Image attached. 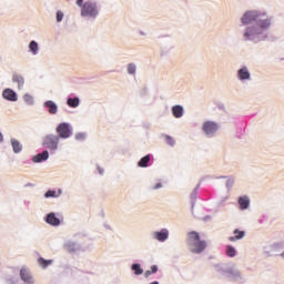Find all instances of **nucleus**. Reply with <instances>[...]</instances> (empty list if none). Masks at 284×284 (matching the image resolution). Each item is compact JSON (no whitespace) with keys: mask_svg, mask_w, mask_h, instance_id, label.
<instances>
[{"mask_svg":"<svg viewBox=\"0 0 284 284\" xmlns=\"http://www.w3.org/2000/svg\"><path fill=\"white\" fill-rule=\"evenodd\" d=\"M186 245L193 254H201V252H204L205 247H207V242L201 240V235H199L196 231H192L187 235Z\"/></svg>","mask_w":284,"mask_h":284,"instance_id":"obj_1","label":"nucleus"},{"mask_svg":"<svg viewBox=\"0 0 284 284\" xmlns=\"http://www.w3.org/2000/svg\"><path fill=\"white\" fill-rule=\"evenodd\" d=\"M272 24L270 19H265L264 14H260L257 18V22L255 27H248L244 33L245 41H248L251 37H256L258 34H263V30H267V28Z\"/></svg>","mask_w":284,"mask_h":284,"instance_id":"obj_2","label":"nucleus"},{"mask_svg":"<svg viewBox=\"0 0 284 284\" xmlns=\"http://www.w3.org/2000/svg\"><path fill=\"white\" fill-rule=\"evenodd\" d=\"M99 10L97 9V3L87 1L81 9L82 17H97Z\"/></svg>","mask_w":284,"mask_h":284,"instance_id":"obj_3","label":"nucleus"},{"mask_svg":"<svg viewBox=\"0 0 284 284\" xmlns=\"http://www.w3.org/2000/svg\"><path fill=\"white\" fill-rule=\"evenodd\" d=\"M57 134L59 139H70L72 136V129H70V124L63 122L60 123L57 128Z\"/></svg>","mask_w":284,"mask_h":284,"instance_id":"obj_4","label":"nucleus"},{"mask_svg":"<svg viewBox=\"0 0 284 284\" xmlns=\"http://www.w3.org/2000/svg\"><path fill=\"white\" fill-rule=\"evenodd\" d=\"M261 17V13L258 11H246L241 21L243 26H250V23H254V21H257V19Z\"/></svg>","mask_w":284,"mask_h":284,"instance_id":"obj_5","label":"nucleus"},{"mask_svg":"<svg viewBox=\"0 0 284 284\" xmlns=\"http://www.w3.org/2000/svg\"><path fill=\"white\" fill-rule=\"evenodd\" d=\"M43 145L48 150H57L59 148V136L57 135H47L43 140Z\"/></svg>","mask_w":284,"mask_h":284,"instance_id":"obj_6","label":"nucleus"},{"mask_svg":"<svg viewBox=\"0 0 284 284\" xmlns=\"http://www.w3.org/2000/svg\"><path fill=\"white\" fill-rule=\"evenodd\" d=\"M217 130L219 125L214 122L207 121L203 124V132H205V134H214Z\"/></svg>","mask_w":284,"mask_h":284,"instance_id":"obj_7","label":"nucleus"},{"mask_svg":"<svg viewBox=\"0 0 284 284\" xmlns=\"http://www.w3.org/2000/svg\"><path fill=\"white\" fill-rule=\"evenodd\" d=\"M20 276L24 283H34V278H32V275L30 274V271L28 268H21Z\"/></svg>","mask_w":284,"mask_h":284,"instance_id":"obj_8","label":"nucleus"},{"mask_svg":"<svg viewBox=\"0 0 284 284\" xmlns=\"http://www.w3.org/2000/svg\"><path fill=\"white\" fill-rule=\"evenodd\" d=\"M45 222L49 224V225H53V226H59L61 225V221L57 217V215L54 213H49L47 215V219H45Z\"/></svg>","mask_w":284,"mask_h":284,"instance_id":"obj_9","label":"nucleus"},{"mask_svg":"<svg viewBox=\"0 0 284 284\" xmlns=\"http://www.w3.org/2000/svg\"><path fill=\"white\" fill-rule=\"evenodd\" d=\"M50 158V153L48 151H43L32 158L33 163H41L42 161H48Z\"/></svg>","mask_w":284,"mask_h":284,"instance_id":"obj_10","label":"nucleus"},{"mask_svg":"<svg viewBox=\"0 0 284 284\" xmlns=\"http://www.w3.org/2000/svg\"><path fill=\"white\" fill-rule=\"evenodd\" d=\"M2 97L7 99V101H17V93L12 89H6Z\"/></svg>","mask_w":284,"mask_h":284,"instance_id":"obj_11","label":"nucleus"},{"mask_svg":"<svg viewBox=\"0 0 284 284\" xmlns=\"http://www.w3.org/2000/svg\"><path fill=\"white\" fill-rule=\"evenodd\" d=\"M237 77L240 81H245L250 79V71L247 70V67H244L237 71Z\"/></svg>","mask_w":284,"mask_h":284,"instance_id":"obj_12","label":"nucleus"},{"mask_svg":"<svg viewBox=\"0 0 284 284\" xmlns=\"http://www.w3.org/2000/svg\"><path fill=\"white\" fill-rule=\"evenodd\" d=\"M234 236L229 237V241H231V243H234V241H241V239H243L245 236V232L244 231H239V229H235L233 231Z\"/></svg>","mask_w":284,"mask_h":284,"instance_id":"obj_13","label":"nucleus"},{"mask_svg":"<svg viewBox=\"0 0 284 284\" xmlns=\"http://www.w3.org/2000/svg\"><path fill=\"white\" fill-rule=\"evenodd\" d=\"M168 236H170V233L168 232V230L163 229L162 231L160 232H155L154 233V237L158 240V241H168Z\"/></svg>","mask_w":284,"mask_h":284,"instance_id":"obj_14","label":"nucleus"},{"mask_svg":"<svg viewBox=\"0 0 284 284\" xmlns=\"http://www.w3.org/2000/svg\"><path fill=\"white\" fill-rule=\"evenodd\" d=\"M11 148L14 154H19L23 150L21 142H19L17 139H11Z\"/></svg>","mask_w":284,"mask_h":284,"instance_id":"obj_15","label":"nucleus"},{"mask_svg":"<svg viewBox=\"0 0 284 284\" xmlns=\"http://www.w3.org/2000/svg\"><path fill=\"white\" fill-rule=\"evenodd\" d=\"M239 205H240L241 210H247V207H250V197H247V196L240 197Z\"/></svg>","mask_w":284,"mask_h":284,"instance_id":"obj_16","label":"nucleus"},{"mask_svg":"<svg viewBox=\"0 0 284 284\" xmlns=\"http://www.w3.org/2000/svg\"><path fill=\"white\" fill-rule=\"evenodd\" d=\"M172 114L175 119H181V116H183V106L181 105L173 106Z\"/></svg>","mask_w":284,"mask_h":284,"instance_id":"obj_17","label":"nucleus"},{"mask_svg":"<svg viewBox=\"0 0 284 284\" xmlns=\"http://www.w3.org/2000/svg\"><path fill=\"white\" fill-rule=\"evenodd\" d=\"M44 105H45V108L49 109V113H50V114H57L58 108H57V104H55L54 102H52V101H47V102L44 103Z\"/></svg>","mask_w":284,"mask_h":284,"instance_id":"obj_18","label":"nucleus"},{"mask_svg":"<svg viewBox=\"0 0 284 284\" xmlns=\"http://www.w3.org/2000/svg\"><path fill=\"white\" fill-rule=\"evenodd\" d=\"M12 81L14 83H18V88H23V83H24L23 77L19 74H13Z\"/></svg>","mask_w":284,"mask_h":284,"instance_id":"obj_19","label":"nucleus"},{"mask_svg":"<svg viewBox=\"0 0 284 284\" xmlns=\"http://www.w3.org/2000/svg\"><path fill=\"white\" fill-rule=\"evenodd\" d=\"M67 103L69 108H79V98H69Z\"/></svg>","mask_w":284,"mask_h":284,"instance_id":"obj_20","label":"nucleus"},{"mask_svg":"<svg viewBox=\"0 0 284 284\" xmlns=\"http://www.w3.org/2000/svg\"><path fill=\"white\" fill-rule=\"evenodd\" d=\"M150 163V155H145V156H143L140 161H139V163H138V165H139V168H148V164Z\"/></svg>","mask_w":284,"mask_h":284,"instance_id":"obj_21","label":"nucleus"},{"mask_svg":"<svg viewBox=\"0 0 284 284\" xmlns=\"http://www.w3.org/2000/svg\"><path fill=\"white\" fill-rule=\"evenodd\" d=\"M52 263V260H45L43 257H40L38 260V264L43 268L45 270V267H48L50 264Z\"/></svg>","mask_w":284,"mask_h":284,"instance_id":"obj_22","label":"nucleus"},{"mask_svg":"<svg viewBox=\"0 0 284 284\" xmlns=\"http://www.w3.org/2000/svg\"><path fill=\"white\" fill-rule=\"evenodd\" d=\"M132 270L136 276H141V274H143V268H141L140 264H133Z\"/></svg>","mask_w":284,"mask_h":284,"instance_id":"obj_23","label":"nucleus"},{"mask_svg":"<svg viewBox=\"0 0 284 284\" xmlns=\"http://www.w3.org/2000/svg\"><path fill=\"white\" fill-rule=\"evenodd\" d=\"M159 272V267L156 265L151 266V270L145 271L144 276L149 278L151 274H156Z\"/></svg>","mask_w":284,"mask_h":284,"instance_id":"obj_24","label":"nucleus"},{"mask_svg":"<svg viewBox=\"0 0 284 284\" xmlns=\"http://www.w3.org/2000/svg\"><path fill=\"white\" fill-rule=\"evenodd\" d=\"M29 48L33 54H37L39 50V44L37 43V41H31Z\"/></svg>","mask_w":284,"mask_h":284,"instance_id":"obj_25","label":"nucleus"},{"mask_svg":"<svg viewBox=\"0 0 284 284\" xmlns=\"http://www.w3.org/2000/svg\"><path fill=\"white\" fill-rule=\"evenodd\" d=\"M226 254L231 258H234V256H236V250L233 246H227L226 247Z\"/></svg>","mask_w":284,"mask_h":284,"instance_id":"obj_26","label":"nucleus"},{"mask_svg":"<svg viewBox=\"0 0 284 284\" xmlns=\"http://www.w3.org/2000/svg\"><path fill=\"white\" fill-rule=\"evenodd\" d=\"M23 99H24L26 103H28L29 105H32V103H34V99L30 94H26L23 97Z\"/></svg>","mask_w":284,"mask_h":284,"instance_id":"obj_27","label":"nucleus"},{"mask_svg":"<svg viewBox=\"0 0 284 284\" xmlns=\"http://www.w3.org/2000/svg\"><path fill=\"white\" fill-rule=\"evenodd\" d=\"M128 72H129V74H134L136 72V65L133 63H130L128 65Z\"/></svg>","mask_w":284,"mask_h":284,"instance_id":"obj_28","label":"nucleus"},{"mask_svg":"<svg viewBox=\"0 0 284 284\" xmlns=\"http://www.w3.org/2000/svg\"><path fill=\"white\" fill-rule=\"evenodd\" d=\"M165 142L168 143V145H174V139L170 135H165Z\"/></svg>","mask_w":284,"mask_h":284,"instance_id":"obj_29","label":"nucleus"},{"mask_svg":"<svg viewBox=\"0 0 284 284\" xmlns=\"http://www.w3.org/2000/svg\"><path fill=\"white\" fill-rule=\"evenodd\" d=\"M57 21H59V22L63 21V12H61V11L57 12Z\"/></svg>","mask_w":284,"mask_h":284,"instance_id":"obj_30","label":"nucleus"},{"mask_svg":"<svg viewBox=\"0 0 284 284\" xmlns=\"http://www.w3.org/2000/svg\"><path fill=\"white\" fill-rule=\"evenodd\" d=\"M54 194H57V192H54V191H48V192L45 193V196H47V199H48V197H50V196H54Z\"/></svg>","mask_w":284,"mask_h":284,"instance_id":"obj_31","label":"nucleus"},{"mask_svg":"<svg viewBox=\"0 0 284 284\" xmlns=\"http://www.w3.org/2000/svg\"><path fill=\"white\" fill-rule=\"evenodd\" d=\"M77 6H83V0H77Z\"/></svg>","mask_w":284,"mask_h":284,"instance_id":"obj_32","label":"nucleus"},{"mask_svg":"<svg viewBox=\"0 0 284 284\" xmlns=\"http://www.w3.org/2000/svg\"><path fill=\"white\" fill-rule=\"evenodd\" d=\"M159 187H162L161 183H158V184L154 186V190H159Z\"/></svg>","mask_w":284,"mask_h":284,"instance_id":"obj_33","label":"nucleus"},{"mask_svg":"<svg viewBox=\"0 0 284 284\" xmlns=\"http://www.w3.org/2000/svg\"><path fill=\"white\" fill-rule=\"evenodd\" d=\"M3 142V134H1V132H0V143H2Z\"/></svg>","mask_w":284,"mask_h":284,"instance_id":"obj_34","label":"nucleus"}]
</instances>
